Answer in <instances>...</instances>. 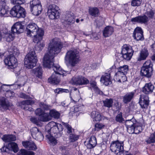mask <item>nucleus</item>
Masks as SVG:
<instances>
[{
    "label": "nucleus",
    "mask_w": 155,
    "mask_h": 155,
    "mask_svg": "<svg viewBox=\"0 0 155 155\" xmlns=\"http://www.w3.org/2000/svg\"><path fill=\"white\" fill-rule=\"evenodd\" d=\"M2 139L5 142H8L15 140L16 137L12 135H5Z\"/></svg>",
    "instance_id": "72a5a7b5"
},
{
    "label": "nucleus",
    "mask_w": 155,
    "mask_h": 155,
    "mask_svg": "<svg viewBox=\"0 0 155 155\" xmlns=\"http://www.w3.org/2000/svg\"><path fill=\"white\" fill-rule=\"evenodd\" d=\"M90 15L93 17H96L99 14V10L97 7L91 8L89 9Z\"/></svg>",
    "instance_id": "f704fd0d"
},
{
    "label": "nucleus",
    "mask_w": 155,
    "mask_h": 155,
    "mask_svg": "<svg viewBox=\"0 0 155 155\" xmlns=\"http://www.w3.org/2000/svg\"><path fill=\"white\" fill-rule=\"evenodd\" d=\"M104 125L102 124L97 123L95 125L94 130L98 131L103 128Z\"/></svg>",
    "instance_id": "864d4df0"
},
{
    "label": "nucleus",
    "mask_w": 155,
    "mask_h": 155,
    "mask_svg": "<svg viewBox=\"0 0 155 155\" xmlns=\"http://www.w3.org/2000/svg\"><path fill=\"white\" fill-rule=\"evenodd\" d=\"M37 61V58L35 53L32 50L26 55L25 59V64L28 68H33L36 66Z\"/></svg>",
    "instance_id": "423d86ee"
},
{
    "label": "nucleus",
    "mask_w": 155,
    "mask_h": 155,
    "mask_svg": "<svg viewBox=\"0 0 155 155\" xmlns=\"http://www.w3.org/2000/svg\"><path fill=\"white\" fill-rule=\"evenodd\" d=\"M66 147L64 146H60L59 147V150L64 153L66 151Z\"/></svg>",
    "instance_id": "69168bd1"
},
{
    "label": "nucleus",
    "mask_w": 155,
    "mask_h": 155,
    "mask_svg": "<svg viewBox=\"0 0 155 155\" xmlns=\"http://www.w3.org/2000/svg\"><path fill=\"white\" fill-rule=\"evenodd\" d=\"M136 121L134 119L126 120L125 122V125L127 128V132L129 134H133L134 132V126Z\"/></svg>",
    "instance_id": "f3484780"
},
{
    "label": "nucleus",
    "mask_w": 155,
    "mask_h": 155,
    "mask_svg": "<svg viewBox=\"0 0 155 155\" xmlns=\"http://www.w3.org/2000/svg\"><path fill=\"white\" fill-rule=\"evenodd\" d=\"M25 31L27 36L34 37V42H37V39L38 40H42L44 31L42 29L39 28L35 23H32L29 24L26 27Z\"/></svg>",
    "instance_id": "20e7f679"
},
{
    "label": "nucleus",
    "mask_w": 155,
    "mask_h": 155,
    "mask_svg": "<svg viewBox=\"0 0 155 155\" xmlns=\"http://www.w3.org/2000/svg\"><path fill=\"white\" fill-rule=\"evenodd\" d=\"M91 116L94 121H100L101 119V115L98 111H93L91 113Z\"/></svg>",
    "instance_id": "473e14b6"
},
{
    "label": "nucleus",
    "mask_w": 155,
    "mask_h": 155,
    "mask_svg": "<svg viewBox=\"0 0 155 155\" xmlns=\"http://www.w3.org/2000/svg\"><path fill=\"white\" fill-rule=\"evenodd\" d=\"M82 109V107L81 106H75L74 107V113H77L80 111Z\"/></svg>",
    "instance_id": "e2e57ef3"
},
{
    "label": "nucleus",
    "mask_w": 155,
    "mask_h": 155,
    "mask_svg": "<svg viewBox=\"0 0 155 155\" xmlns=\"http://www.w3.org/2000/svg\"><path fill=\"white\" fill-rule=\"evenodd\" d=\"M8 51L10 54L4 59V62L6 65L8 66V68L15 69L14 71L16 74L18 75L20 73V69L18 68V71H16L17 69L16 67L18 65V62L15 57L18 55L19 51L14 46H11L8 49Z\"/></svg>",
    "instance_id": "7ed1b4c3"
},
{
    "label": "nucleus",
    "mask_w": 155,
    "mask_h": 155,
    "mask_svg": "<svg viewBox=\"0 0 155 155\" xmlns=\"http://www.w3.org/2000/svg\"><path fill=\"white\" fill-rule=\"evenodd\" d=\"M133 36L134 39L137 41L143 40V32L141 28L137 27L134 30Z\"/></svg>",
    "instance_id": "2eb2a0df"
},
{
    "label": "nucleus",
    "mask_w": 155,
    "mask_h": 155,
    "mask_svg": "<svg viewBox=\"0 0 155 155\" xmlns=\"http://www.w3.org/2000/svg\"><path fill=\"white\" fill-rule=\"evenodd\" d=\"M149 55V53L147 49H142L137 58L138 61H141L145 60Z\"/></svg>",
    "instance_id": "cd10ccee"
},
{
    "label": "nucleus",
    "mask_w": 155,
    "mask_h": 155,
    "mask_svg": "<svg viewBox=\"0 0 155 155\" xmlns=\"http://www.w3.org/2000/svg\"><path fill=\"white\" fill-rule=\"evenodd\" d=\"M145 141L147 144L155 143V133L154 132L151 134L149 137H147L145 139Z\"/></svg>",
    "instance_id": "4c0bfd02"
},
{
    "label": "nucleus",
    "mask_w": 155,
    "mask_h": 155,
    "mask_svg": "<svg viewBox=\"0 0 155 155\" xmlns=\"http://www.w3.org/2000/svg\"><path fill=\"white\" fill-rule=\"evenodd\" d=\"M142 0H133L131 3V5L133 6H139L140 5Z\"/></svg>",
    "instance_id": "09e8293b"
},
{
    "label": "nucleus",
    "mask_w": 155,
    "mask_h": 155,
    "mask_svg": "<svg viewBox=\"0 0 155 155\" xmlns=\"http://www.w3.org/2000/svg\"><path fill=\"white\" fill-rule=\"evenodd\" d=\"M14 93L11 91H7L5 93V96L7 97L11 98L12 97H13L14 95Z\"/></svg>",
    "instance_id": "5fc2aeb1"
},
{
    "label": "nucleus",
    "mask_w": 155,
    "mask_h": 155,
    "mask_svg": "<svg viewBox=\"0 0 155 155\" xmlns=\"http://www.w3.org/2000/svg\"><path fill=\"white\" fill-rule=\"evenodd\" d=\"M40 106L41 108L45 110H48L49 109V106L44 103H41Z\"/></svg>",
    "instance_id": "bf43d9fd"
},
{
    "label": "nucleus",
    "mask_w": 155,
    "mask_h": 155,
    "mask_svg": "<svg viewBox=\"0 0 155 155\" xmlns=\"http://www.w3.org/2000/svg\"><path fill=\"white\" fill-rule=\"evenodd\" d=\"M154 88L153 85L151 83H146L143 88L142 91L143 93L146 94L152 93Z\"/></svg>",
    "instance_id": "393cba45"
},
{
    "label": "nucleus",
    "mask_w": 155,
    "mask_h": 155,
    "mask_svg": "<svg viewBox=\"0 0 155 155\" xmlns=\"http://www.w3.org/2000/svg\"><path fill=\"white\" fill-rule=\"evenodd\" d=\"M71 81L73 84L79 85L87 84L89 83V81L87 79L80 75L73 77Z\"/></svg>",
    "instance_id": "ddd939ff"
},
{
    "label": "nucleus",
    "mask_w": 155,
    "mask_h": 155,
    "mask_svg": "<svg viewBox=\"0 0 155 155\" xmlns=\"http://www.w3.org/2000/svg\"><path fill=\"white\" fill-rule=\"evenodd\" d=\"M97 144L96 139L95 137L91 136L88 141V143L87 144V148L91 149L94 147Z\"/></svg>",
    "instance_id": "2f4dec72"
},
{
    "label": "nucleus",
    "mask_w": 155,
    "mask_h": 155,
    "mask_svg": "<svg viewBox=\"0 0 155 155\" xmlns=\"http://www.w3.org/2000/svg\"><path fill=\"white\" fill-rule=\"evenodd\" d=\"M32 73L36 77L40 79L42 78L43 71L41 67L39 66L33 69L32 71Z\"/></svg>",
    "instance_id": "c85d7f7f"
},
{
    "label": "nucleus",
    "mask_w": 155,
    "mask_h": 155,
    "mask_svg": "<svg viewBox=\"0 0 155 155\" xmlns=\"http://www.w3.org/2000/svg\"><path fill=\"white\" fill-rule=\"evenodd\" d=\"M63 47V44L58 38H54L49 44L48 52L45 55L43 59V65L45 68H52L54 72L48 79V82L54 84H57L60 81V76H63L69 74V72L63 70L57 64H54V55L59 53Z\"/></svg>",
    "instance_id": "f257e3e1"
},
{
    "label": "nucleus",
    "mask_w": 155,
    "mask_h": 155,
    "mask_svg": "<svg viewBox=\"0 0 155 155\" xmlns=\"http://www.w3.org/2000/svg\"><path fill=\"white\" fill-rule=\"evenodd\" d=\"M31 136L34 139L40 141L43 140L44 136L37 127H33L31 130Z\"/></svg>",
    "instance_id": "4468645a"
},
{
    "label": "nucleus",
    "mask_w": 155,
    "mask_h": 155,
    "mask_svg": "<svg viewBox=\"0 0 155 155\" xmlns=\"http://www.w3.org/2000/svg\"><path fill=\"white\" fill-rule=\"evenodd\" d=\"M18 155H35V153L31 151H27L24 149H21L18 153Z\"/></svg>",
    "instance_id": "ea45409f"
},
{
    "label": "nucleus",
    "mask_w": 155,
    "mask_h": 155,
    "mask_svg": "<svg viewBox=\"0 0 155 155\" xmlns=\"http://www.w3.org/2000/svg\"><path fill=\"white\" fill-rule=\"evenodd\" d=\"M65 62L74 67L80 61V57L75 50H70L66 53L64 58Z\"/></svg>",
    "instance_id": "39448f33"
},
{
    "label": "nucleus",
    "mask_w": 155,
    "mask_h": 155,
    "mask_svg": "<svg viewBox=\"0 0 155 155\" xmlns=\"http://www.w3.org/2000/svg\"><path fill=\"white\" fill-rule=\"evenodd\" d=\"M10 13L13 17L18 18H24L26 16L25 9L19 5L14 6L10 10Z\"/></svg>",
    "instance_id": "6e6552de"
},
{
    "label": "nucleus",
    "mask_w": 155,
    "mask_h": 155,
    "mask_svg": "<svg viewBox=\"0 0 155 155\" xmlns=\"http://www.w3.org/2000/svg\"><path fill=\"white\" fill-rule=\"evenodd\" d=\"M131 21L132 22L141 24H147L149 21L148 17L145 15L133 18L131 19Z\"/></svg>",
    "instance_id": "dca6fc26"
},
{
    "label": "nucleus",
    "mask_w": 155,
    "mask_h": 155,
    "mask_svg": "<svg viewBox=\"0 0 155 155\" xmlns=\"http://www.w3.org/2000/svg\"><path fill=\"white\" fill-rule=\"evenodd\" d=\"M1 151L3 152H6L8 153L9 152V150L8 148V145L7 146H4L1 149Z\"/></svg>",
    "instance_id": "13d9d810"
},
{
    "label": "nucleus",
    "mask_w": 155,
    "mask_h": 155,
    "mask_svg": "<svg viewBox=\"0 0 155 155\" xmlns=\"http://www.w3.org/2000/svg\"><path fill=\"white\" fill-rule=\"evenodd\" d=\"M25 81L23 78H19L18 80V83L17 85L18 87H21L24 86L25 84Z\"/></svg>",
    "instance_id": "603ef678"
},
{
    "label": "nucleus",
    "mask_w": 155,
    "mask_h": 155,
    "mask_svg": "<svg viewBox=\"0 0 155 155\" xmlns=\"http://www.w3.org/2000/svg\"><path fill=\"white\" fill-rule=\"evenodd\" d=\"M8 147L10 150L13 151L15 153H16L18 151V145L15 142L9 143L8 144Z\"/></svg>",
    "instance_id": "c9c22d12"
},
{
    "label": "nucleus",
    "mask_w": 155,
    "mask_h": 155,
    "mask_svg": "<svg viewBox=\"0 0 155 155\" xmlns=\"http://www.w3.org/2000/svg\"><path fill=\"white\" fill-rule=\"evenodd\" d=\"M24 29V26L22 25L21 22H17L12 28V31L13 33L20 34L23 32Z\"/></svg>",
    "instance_id": "6ab92c4d"
},
{
    "label": "nucleus",
    "mask_w": 155,
    "mask_h": 155,
    "mask_svg": "<svg viewBox=\"0 0 155 155\" xmlns=\"http://www.w3.org/2000/svg\"><path fill=\"white\" fill-rule=\"evenodd\" d=\"M8 11L6 8L5 2H0V16H7Z\"/></svg>",
    "instance_id": "b1692460"
},
{
    "label": "nucleus",
    "mask_w": 155,
    "mask_h": 155,
    "mask_svg": "<svg viewBox=\"0 0 155 155\" xmlns=\"http://www.w3.org/2000/svg\"><path fill=\"white\" fill-rule=\"evenodd\" d=\"M22 144L25 147L29 148V150H35L37 149L36 145L32 141H23Z\"/></svg>",
    "instance_id": "bb28decb"
},
{
    "label": "nucleus",
    "mask_w": 155,
    "mask_h": 155,
    "mask_svg": "<svg viewBox=\"0 0 155 155\" xmlns=\"http://www.w3.org/2000/svg\"><path fill=\"white\" fill-rule=\"evenodd\" d=\"M114 80L115 81L122 83L126 81L127 78L125 75L120 72H116L114 77Z\"/></svg>",
    "instance_id": "5701e85b"
},
{
    "label": "nucleus",
    "mask_w": 155,
    "mask_h": 155,
    "mask_svg": "<svg viewBox=\"0 0 155 155\" xmlns=\"http://www.w3.org/2000/svg\"><path fill=\"white\" fill-rule=\"evenodd\" d=\"M134 133L137 134L141 132L142 131L141 127L140 126L136 127L135 125L134 126Z\"/></svg>",
    "instance_id": "4d7b16f0"
},
{
    "label": "nucleus",
    "mask_w": 155,
    "mask_h": 155,
    "mask_svg": "<svg viewBox=\"0 0 155 155\" xmlns=\"http://www.w3.org/2000/svg\"><path fill=\"white\" fill-rule=\"evenodd\" d=\"M91 86L93 88L94 90H95L97 87V83L95 81H92L91 83Z\"/></svg>",
    "instance_id": "0e129e2a"
},
{
    "label": "nucleus",
    "mask_w": 155,
    "mask_h": 155,
    "mask_svg": "<svg viewBox=\"0 0 155 155\" xmlns=\"http://www.w3.org/2000/svg\"><path fill=\"white\" fill-rule=\"evenodd\" d=\"M38 39H37V40ZM41 40H37V42H34L35 43H37V45L36 46V48L38 50H41L43 48V47H44L45 45V43L44 42H41L40 41Z\"/></svg>",
    "instance_id": "a18cd8bd"
},
{
    "label": "nucleus",
    "mask_w": 155,
    "mask_h": 155,
    "mask_svg": "<svg viewBox=\"0 0 155 155\" xmlns=\"http://www.w3.org/2000/svg\"><path fill=\"white\" fill-rule=\"evenodd\" d=\"M30 120L35 124H36L38 123L37 119L35 117H32L30 119Z\"/></svg>",
    "instance_id": "774afa93"
},
{
    "label": "nucleus",
    "mask_w": 155,
    "mask_h": 155,
    "mask_svg": "<svg viewBox=\"0 0 155 155\" xmlns=\"http://www.w3.org/2000/svg\"><path fill=\"white\" fill-rule=\"evenodd\" d=\"M134 94V92H129L126 94L123 97V102L125 104H127L131 101L133 99Z\"/></svg>",
    "instance_id": "7c9ffc66"
},
{
    "label": "nucleus",
    "mask_w": 155,
    "mask_h": 155,
    "mask_svg": "<svg viewBox=\"0 0 155 155\" xmlns=\"http://www.w3.org/2000/svg\"><path fill=\"white\" fill-rule=\"evenodd\" d=\"M34 103V101H33L26 100L19 102V105L21 108L25 110L31 111L33 109L31 107H29L28 106L29 105H31Z\"/></svg>",
    "instance_id": "a211bd4d"
},
{
    "label": "nucleus",
    "mask_w": 155,
    "mask_h": 155,
    "mask_svg": "<svg viewBox=\"0 0 155 155\" xmlns=\"http://www.w3.org/2000/svg\"><path fill=\"white\" fill-rule=\"evenodd\" d=\"M100 81L106 86L111 84V81L110 79V74L106 73L105 75H102Z\"/></svg>",
    "instance_id": "a878e982"
},
{
    "label": "nucleus",
    "mask_w": 155,
    "mask_h": 155,
    "mask_svg": "<svg viewBox=\"0 0 155 155\" xmlns=\"http://www.w3.org/2000/svg\"><path fill=\"white\" fill-rule=\"evenodd\" d=\"M12 105V104L9 103L7 99L4 97L0 99V108L1 110L8 109Z\"/></svg>",
    "instance_id": "4be33fe9"
},
{
    "label": "nucleus",
    "mask_w": 155,
    "mask_h": 155,
    "mask_svg": "<svg viewBox=\"0 0 155 155\" xmlns=\"http://www.w3.org/2000/svg\"><path fill=\"white\" fill-rule=\"evenodd\" d=\"M150 49L153 52L155 53V41L150 46Z\"/></svg>",
    "instance_id": "338daca9"
},
{
    "label": "nucleus",
    "mask_w": 155,
    "mask_h": 155,
    "mask_svg": "<svg viewBox=\"0 0 155 155\" xmlns=\"http://www.w3.org/2000/svg\"><path fill=\"white\" fill-rule=\"evenodd\" d=\"M40 120L43 122H47L51 120V117L49 113L44 112L41 116L39 117Z\"/></svg>",
    "instance_id": "e433bc0d"
},
{
    "label": "nucleus",
    "mask_w": 155,
    "mask_h": 155,
    "mask_svg": "<svg viewBox=\"0 0 155 155\" xmlns=\"http://www.w3.org/2000/svg\"><path fill=\"white\" fill-rule=\"evenodd\" d=\"M59 7L55 4L50 5L48 7L47 15L51 19H58L60 15Z\"/></svg>",
    "instance_id": "9d476101"
},
{
    "label": "nucleus",
    "mask_w": 155,
    "mask_h": 155,
    "mask_svg": "<svg viewBox=\"0 0 155 155\" xmlns=\"http://www.w3.org/2000/svg\"><path fill=\"white\" fill-rule=\"evenodd\" d=\"M117 70V71L116 72H120L125 75L128 70V66L127 65H124L119 67Z\"/></svg>",
    "instance_id": "58836bf2"
},
{
    "label": "nucleus",
    "mask_w": 155,
    "mask_h": 155,
    "mask_svg": "<svg viewBox=\"0 0 155 155\" xmlns=\"http://www.w3.org/2000/svg\"><path fill=\"white\" fill-rule=\"evenodd\" d=\"M132 51L129 45H124L122 47L121 51L123 58L126 60H130L133 55Z\"/></svg>",
    "instance_id": "f8f14e48"
},
{
    "label": "nucleus",
    "mask_w": 155,
    "mask_h": 155,
    "mask_svg": "<svg viewBox=\"0 0 155 155\" xmlns=\"http://www.w3.org/2000/svg\"><path fill=\"white\" fill-rule=\"evenodd\" d=\"M103 102L104 106L110 108L112 106L113 101L112 99H106Z\"/></svg>",
    "instance_id": "a19ab883"
},
{
    "label": "nucleus",
    "mask_w": 155,
    "mask_h": 155,
    "mask_svg": "<svg viewBox=\"0 0 155 155\" xmlns=\"http://www.w3.org/2000/svg\"><path fill=\"white\" fill-rule=\"evenodd\" d=\"M48 126L51 128L48 130L47 133L48 134L46 135V137L48 140L50 145H55L57 143L55 138L62 136L63 129V126L60 124L53 121L49 122Z\"/></svg>",
    "instance_id": "f03ea898"
},
{
    "label": "nucleus",
    "mask_w": 155,
    "mask_h": 155,
    "mask_svg": "<svg viewBox=\"0 0 155 155\" xmlns=\"http://www.w3.org/2000/svg\"><path fill=\"white\" fill-rule=\"evenodd\" d=\"M63 125L67 130V133L71 134L72 133V128L67 123H63Z\"/></svg>",
    "instance_id": "8fccbe9b"
},
{
    "label": "nucleus",
    "mask_w": 155,
    "mask_h": 155,
    "mask_svg": "<svg viewBox=\"0 0 155 155\" xmlns=\"http://www.w3.org/2000/svg\"><path fill=\"white\" fill-rule=\"evenodd\" d=\"M14 37V34L8 33L6 35V40L8 42H10L13 40Z\"/></svg>",
    "instance_id": "49530a36"
},
{
    "label": "nucleus",
    "mask_w": 155,
    "mask_h": 155,
    "mask_svg": "<svg viewBox=\"0 0 155 155\" xmlns=\"http://www.w3.org/2000/svg\"><path fill=\"white\" fill-rule=\"evenodd\" d=\"M51 117V119L52 117L55 119H58L60 116V113L55 110H50L49 113Z\"/></svg>",
    "instance_id": "37998d69"
},
{
    "label": "nucleus",
    "mask_w": 155,
    "mask_h": 155,
    "mask_svg": "<svg viewBox=\"0 0 155 155\" xmlns=\"http://www.w3.org/2000/svg\"><path fill=\"white\" fill-rule=\"evenodd\" d=\"M153 64L150 60L146 61L141 68L140 75L147 78H150L153 73Z\"/></svg>",
    "instance_id": "0eeeda50"
},
{
    "label": "nucleus",
    "mask_w": 155,
    "mask_h": 155,
    "mask_svg": "<svg viewBox=\"0 0 155 155\" xmlns=\"http://www.w3.org/2000/svg\"><path fill=\"white\" fill-rule=\"evenodd\" d=\"M79 137L78 135L74 134H71L69 137V140L71 142H74L78 139Z\"/></svg>",
    "instance_id": "c03bdc74"
},
{
    "label": "nucleus",
    "mask_w": 155,
    "mask_h": 155,
    "mask_svg": "<svg viewBox=\"0 0 155 155\" xmlns=\"http://www.w3.org/2000/svg\"><path fill=\"white\" fill-rule=\"evenodd\" d=\"M30 7L32 14L35 16L39 15L42 10L41 5L38 0H33L31 1Z\"/></svg>",
    "instance_id": "1a4fd4ad"
},
{
    "label": "nucleus",
    "mask_w": 155,
    "mask_h": 155,
    "mask_svg": "<svg viewBox=\"0 0 155 155\" xmlns=\"http://www.w3.org/2000/svg\"><path fill=\"white\" fill-rule=\"evenodd\" d=\"M110 149L112 152L116 154L122 152L124 150L123 142H120L118 140L113 141L110 144Z\"/></svg>",
    "instance_id": "9b49d317"
},
{
    "label": "nucleus",
    "mask_w": 155,
    "mask_h": 155,
    "mask_svg": "<svg viewBox=\"0 0 155 155\" xmlns=\"http://www.w3.org/2000/svg\"><path fill=\"white\" fill-rule=\"evenodd\" d=\"M130 48H131V49L132 50V53L133 54L134 52H137L138 50V46L137 45H134L132 47L130 46V45H129Z\"/></svg>",
    "instance_id": "680f3d73"
},
{
    "label": "nucleus",
    "mask_w": 155,
    "mask_h": 155,
    "mask_svg": "<svg viewBox=\"0 0 155 155\" xmlns=\"http://www.w3.org/2000/svg\"><path fill=\"white\" fill-rule=\"evenodd\" d=\"M154 14L155 12L153 10L149 9L147 10L144 15L147 16V17H148V19L149 21L150 19L153 18Z\"/></svg>",
    "instance_id": "79ce46f5"
},
{
    "label": "nucleus",
    "mask_w": 155,
    "mask_h": 155,
    "mask_svg": "<svg viewBox=\"0 0 155 155\" xmlns=\"http://www.w3.org/2000/svg\"><path fill=\"white\" fill-rule=\"evenodd\" d=\"M75 16L72 13L67 14L64 19V23L68 25H71L75 22Z\"/></svg>",
    "instance_id": "412c9836"
},
{
    "label": "nucleus",
    "mask_w": 155,
    "mask_h": 155,
    "mask_svg": "<svg viewBox=\"0 0 155 155\" xmlns=\"http://www.w3.org/2000/svg\"><path fill=\"white\" fill-rule=\"evenodd\" d=\"M115 120L117 122L119 123H122L124 121V119L122 117V112H120L116 117Z\"/></svg>",
    "instance_id": "de8ad7c7"
},
{
    "label": "nucleus",
    "mask_w": 155,
    "mask_h": 155,
    "mask_svg": "<svg viewBox=\"0 0 155 155\" xmlns=\"http://www.w3.org/2000/svg\"><path fill=\"white\" fill-rule=\"evenodd\" d=\"M114 32L113 27L110 26H107L104 28L103 34L105 37H107L111 35Z\"/></svg>",
    "instance_id": "c756f323"
},
{
    "label": "nucleus",
    "mask_w": 155,
    "mask_h": 155,
    "mask_svg": "<svg viewBox=\"0 0 155 155\" xmlns=\"http://www.w3.org/2000/svg\"><path fill=\"white\" fill-rule=\"evenodd\" d=\"M11 3L13 4L21 5L25 2V0H11Z\"/></svg>",
    "instance_id": "3c124183"
},
{
    "label": "nucleus",
    "mask_w": 155,
    "mask_h": 155,
    "mask_svg": "<svg viewBox=\"0 0 155 155\" xmlns=\"http://www.w3.org/2000/svg\"><path fill=\"white\" fill-rule=\"evenodd\" d=\"M44 112L41 108H38L35 111V113L37 115H38L40 117Z\"/></svg>",
    "instance_id": "6e6d98bb"
},
{
    "label": "nucleus",
    "mask_w": 155,
    "mask_h": 155,
    "mask_svg": "<svg viewBox=\"0 0 155 155\" xmlns=\"http://www.w3.org/2000/svg\"><path fill=\"white\" fill-rule=\"evenodd\" d=\"M139 102L142 108H147L149 103L148 96L143 94L140 95Z\"/></svg>",
    "instance_id": "aec40b11"
},
{
    "label": "nucleus",
    "mask_w": 155,
    "mask_h": 155,
    "mask_svg": "<svg viewBox=\"0 0 155 155\" xmlns=\"http://www.w3.org/2000/svg\"><path fill=\"white\" fill-rule=\"evenodd\" d=\"M20 97L22 98L25 99H30V97L28 95H26L24 93H21L20 95Z\"/></svg>",
    "instance_id": "052dcab7"
}]
</instances>
